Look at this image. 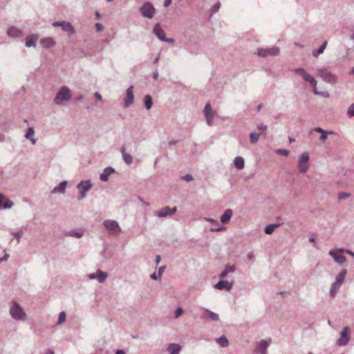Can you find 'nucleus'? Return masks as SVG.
I'll use <instances>...</instances> for the list:
<instances>
[{
  "label": "nucleus",
  "mask_w": 354,
  "mask_h": 354,
  "mask_svg": "<svg viewBox=\"0 0 354 354\" xmlns=\"http://www.w3.org/2000/svg\"><path fill=\"white\" fill-rule=\"evenodd\" d=\"M211 113H213L212 110V107H211V105L209 103H207L205 104V108H204V113L205 115H208Z\"/></svg>",
  "instance_id": "nucleus-45"
},
{
  "label": "nucleus",
  "mask_w": 354,
  "mask_h": 354,
  "mask_svg": "<svg viewBox=\"0 0 354 354\" xmlns=\"http://www.w3.org/2000/svg\"><path fill=\"white\" fill-rule=\"evenodd\" d=\"M276 153L278 155H282L284 156H288L290 154V151L286 149H279L276 150Z\"/></svg>",
  "instance_id": "nucleus-43"
},
{
  "label": "nucleus",
  "mask_w": 354,
  "mask_h": 354,
  "mask_svg": "<svg viewBox=\"0 0 354 354\" xmlns=\"http://www.w3.org/2000/svg\"><path fill=\"white\" fill-rule=\"evenodd\" d=\"M343 252H344L348 254L349 255H351V257H354V252H352L351 250L344 249Z\"/></svg>",
  "instance_id": "nucleus-61"
},
{
  "label": "nucleus",
  "mask_w": 354,
  "mask_h": 354,
  "mask_svg": "<svg viewBox=\"0 0 354 354\" xmlns=\"http://www.w3.org/2000/svg\"><path fill=\"white\" fill-rule=\"evenodd\" d=\"M72 95L70 88L66 86H63L57 93L54 98V103L57 105H62L64 102L69 101Z\"/></svg>",
  "instance_id": "nucleus-2"
},
{
  "label": "nucleus",
  "mask_w": 354,
  "mask_h": 354,
  "mask_svg": "<svg viewBox=\"0 0 354 354\" xmlns=\"http://www.w3.org/2000/svg\"><path fill=\"white\" fill-rule=\"evenodd\" d=\"M13 206V203L9 200L7 199L5 203L3 204L2 209H10Z\"/></svg>",
  "instance_id": "nucleus-42"
},
{
  "label": "nucleus",
  "mask_w": 354,
  "mask_h": 354,
  "mask_svg": "<svg viewBox=\"0 0 354 354\" xmlns=\"http://www.w3.org/2000/svg\"><path fill=\"white\" fill-rule=\"evenodd\" d=\"M347 115L349 118L354 117V103L351 104L348 108Z\"/></svg>",
  "instance_id": "nucleus-44"
},
{
  "label": "nucleus",
  "mask_w": 354,
  "mask_h": 354,
  "mask_svg": "<svg viewBox=\"0 0 354 354\" xmlns=\"http://www.w3.org/2000/svg\"><path fill=\"white\" fill-rule=\"evenodd\" d=\"M10 314L12 319L16 320L25 321L26 319V314L21 306L15 301L10 309Z\"/></svg>",
  "instance_id": "nucleus-4"
},
{
  "label": "nucleus",
  "mask_w": 354,
  "mask_h": 354,
  "mask_svg": "<svg viewBox=\"0 0 354 354\" xmlns=\"http://www.w3.org/2000/svg\"><path fill=\"white\" fill-rule=\"evenodd\" d=\"M40 43L41 45L46 48H50L55 44V42L52 37L43 38L41 39Z\"/></svg>",
  "instance_id": "nucleus-23"
},
{
  "label": "nucleus",
  "mask_w": 354,
  "mask_h": 354,
  "mask_svg": "<svg viewBox=\"0 0 354 354\" xmlns=\"http://www.w3.org/2000/svg\"><path fill=\"white\" fill-rule=\"evenodd\" d=\"M66 315L64 311H62L59 314L58 320L57 322V325H62L66 321Z\"/></svg>",
  "instance_id": "nucleus-37"
},
{
  "label": "nucleus",
  "mask_w": 354,
  "mask_h": 354,
  "mask_svg": "<svg viewBox=\"0 0 354 354\" xmlns=\"http://www.w3.org/2000/svg\"><path fill=\"white\" fill-rule=\"evenodd\" d=\"M272 339H262L259 342V344L255 348V352L258 354L267 351V348L271 344Z\"/></svg>",
  "instance_id": "nucleus-17"
},
{
  "label": "nucleus",
  "mask_w": 354,
  "mask_h": 354,
  "mask_svg": "<svg viewBox=\"0 0 354 354\" xmlns=\"http://www.w3.org/2000/svg\"><path fill=\"white\" fill-rule=\"evenodd\" d=\"M153 33L162 41L173 44L175 41L173 38H167L159 24H156L153 28Z\"/></svg>",
  "instance_id": "nucleus-10"
},
{
  "label": "nucleus",
  "mask_w": 354,
  "mask_h": 354,
  "mask_svg": "<svg viewBox=\"0 0 354 354\" xmlns=\"http://www.w3.org/2000/svg\"><path fill=\"white\" fill-rule=\"evenodd\" d=\"M65 234L68 236H74L76 238H81L84 235V232L77 231V230H70L65 233Z\"/></svg>",
  "instance_id": "nucleus-32"
},
{
  "label": "nucleus",
  "mask_w": 354,
  "mask_h": 354,
  "mask_svg": "<svg viewBox=\"0 0 354 354\" xmlns=\"http://www.w3.org/2000/svg\"><path fill=\"white\" fill-rule=\"evenodd\" d=\"M94 97H95L97 100H102V95H101L99 93H97V92L95 93V94H94Z\"/></svg>",
  "instance_id": "nucleus-63"
},
{
  "label": "nucleus",
  "mask_w": 354,
  "mask_h": 354,
  "mask_svg": "<svg viewBox=\"0 0 354 354\" xmlns=\"http://www.w3.org/2000/svg\"><path fill=\"white\" fill-rule=\"evenodd\" d=\"M233 282H229L226 280L223 279V290L230 291L232 288Z\"/></svg>",
  "instance_id": "nucleus-38"
},
{
  "label": "nucleus",
  "mask_w": 354,
  "mask_h": 354,
  "mask_svg": "<svg viewBox=\"0 0 354 354\" xmlns=\"http://www.w3.org/2000/svg\"><path fill=\"white\" fill-rule=\"evenodd\" d=\"M108 275L106 272L98 270L96 272V279L100 283H103L107 278Z\"/></svg>",
  "instance_id": "nucleus-31"
},
{
  "label": "nucleus",
  "mask_w": 354,
  "mask_h": 354,
  "mask_svg": "<svg viewBox=\"0 0 354 354\" xmlns=\"http://www.w3.org/2000/svg\"><path fill=\"white\" fill-rule=\"evenodd\" d=\"M348 328L344 327L340 333V338L337 340V345L339 346H343L348 344L350 340V335L348 333Z\"/></svg>",
  "instance_id": "nucleus-14"
},
{
  "label": "nucleus",
  "mask_w": 354,
  "mask_h": 354,
  "mask_svg": "<svg viewBox=\"0 0 354 354\" xmlns=\"http://www.w3.org/2000/svg\"><path fill=\"white\" fill-rule=\"evenodd\" d=\"M234 164L236 169H242L245 166L244 159L241 156H237L234 158Z\"/></svg>",
  "instance_id": "nucleus-27"
},
{
  "label": "nucleus",
  "mask_w": 354,
  "mask_h": 354,
  "mask_svg": "<svg viewBox=\"0 0 354 354\" xmlns=\"http://www.w3.org/2000/svg\"><path fill=\"white\" fill-rule=\"evenodd\" d=\"M221 274H219V280L217 283L215 285V288L218 290H221Z\"/></svg>",
  "instance_id": "nucleus-54"
},
{
  "label": "nucleus",
  "mask_w": 354,
  "mask_h": 354,
  "mask_svg": "<svg viewBox=\"0 0 354 354\" xmlns=\"http://www.w3.org/2000/svg\"><path fill=\"white\" fill-rule=\"evenodd\" d=\"M257 127L260 131H266L268 128V126L263 123H261V124H257Z\"/></svg>",
  "instance_id": "nucleus-49"
},
{
  "label": "nucleus",
  "mask_w": 354,
  "mask_h": 354,
  "mask_svg": "<svg viewBox=\"0 0 354 354\" xmlns=\"http://www.w3.org/2000/svg\"><path fill=\"white\" fill-rule=\"evenodd\" d=\"M103 225L107 230L113 233H119L121 231V228L116 221L105 220Z\"/></svg>",
  "instance_id": "nucleus-12"
},
{
  "label": "nucleus",
  "mask_w": 354,
  "mask_h": 354,
  "mask_svg": "<svg viewBox=\"0 0 354 354\" xmlns=\"http://www.w3.org/2000/svg\"><path fill=\"white\" fill-rule=\"evenodd\" d=\"M317 75L320 77L324 82L330 84H335L337 82L336 75L325 68H318L317 70Z\"/></svg>",
  "instance_id": "nucleus-5"
},
{
  "label": "nucleus",
  "mask_w": 354,
  "mask_h": 354,
  "mask_svg": "<svg viewBox=\"0 0 354 354\" xmlns=\"http://www.w3.org/2000/svg\"><path fill=\"white\" fill-rule=\"evenodd\" d=\"M347 271L346 269H343L335 277V281L332 283L330 288V296L335 297L337 292L339 290L341 286L344 281L345 277Z\"/></svg>",
  "instance_id": "nucleus-3"
},
{
  "label": "nucleus",
  "mask_w": 354,
  "mask_h": 354,
  "mask_svg": "<svg viewBox=\"0 0 354 354\" xmlns=\"http://www.w3.org/2000/svg\"><path fill=\"white\" fill-rule=\"evenodd\" d=\"M166 268V266H161L158 268V277L159 278H161L162 275V273L164 272Z\"/></svg>",
  "instance_id": "nucleus-50"
},
{
  "label": "nucleus",
  "mask_w": 354,
  "mask_h": 354,
  "mask_svg": "<svg viewBox=\"0 0 354 354\" xmlns=\"http://www.w3.org/2000/svg\"><path fill=\"white\" fill-rule=\"evenodd\" d=\"M9 258V254L8 253H6L5 255L2 257V258H0V263L3 262V261H6Z\"/></svg>",
  "instance_id": "nucleus-57"
},
{
  "label": "nucleus",
  "mask_w": 354,
  "mask_h": 354,
  "mask_svg": "<svg viewBox=\"0 0 354 354\" xmlns=\"http://www.w3.org/2000/svg\"><path fill=\"white\" fill-rule=\"evenodd\" d=\"M209 230L212 232H220L221 231V225H217L216 226L211 227Z\"/></svg>",
  "instance_id": "nucleus-53"
},
{
  "label": "nucleus",
  "mask_w": 354,
  "mask_h": 354,
  "mask_svg": "<svg viewBox=\"0 0 354 354\" xmlns=\"http://www.w3.org/2000/svg\"><path fill=\"white\" fill-rule=\"evenodd\" d=\"M183 313V308L179 307L175 310V316L176 317H178L180 316Z\"/></svg>",
  "instance_id": "nucleus-52"
},
{
  "label": "nucleus",
  "mask_w": 354,
  "mask_h": 354,
  "mask_svg": "<svg viewBox=\"0 0 354 354\" xmlns=\"http://www.w3.org/2000/svg\"><path fill=\"white\" fill-rule=\"evenodd\" d=\"M171 1L172 0H165L164 1V6L165 8H167L170 6V4L171 3Z\"/></svg>",
  "instance_id": "nucleus-60"
},
{
  "label": "nucleus",
  "mask_w": 354,
  "mask_h": 354,
  "mask_svg": "<svg viewBox=\"0 0 354 354\" xmlns=\"http://www.w3.org/2000/svg\"><path fill=\"white\" fill-rule=\"evenodd\" d=\"M5 197L2 194H0V209H2L3 206V201L4 200Z\"/></svg>",
  "instance_id": "nucleus-59"
},
{
  "label": "nucleus",
  "mask_w": 354,
  "mask_h": 354,
  "mask_svg": "<svg viewBox=\"0 0 354 354\" xmlns=\"http://www.w3.org/2000/svg\"><path fill=\"white\" fill-rule=\"evenodd\" d=\"M54 27H61L62 30L66 32L68 36H71L75 34V28L71 23L65 21H55L53 24Z\"/></svg>",
  "instance_id": "nucleus-11"
},
{
  "label": "nucleus",
  "mask_w": 354,
  "mask_h": 354,
  "mask_svg": "<svg viewBox=\"0 0 354 354\" xmlns=\"http://www.w3.org/2000/svg\"><path fill=\"white\" fill-rule=\"evenodd\" d=\"M122 159L127 165H131L133 162V157L131 154L125 152L124 149H122Z\"/></svg>",
  "instance_id": "nucleus-30"
},
{
  "label": "nucleus",
  "mask_w": 354,
  "mask_h": 354,
  "mask_svg": "<svg viewBox=\"0 0 354 354\" xmlns=\"http://www.w3.org/2000/svg\"><path fill=\"white\" fill-rule=\"evenodd\" d=\"M181 346L178 344H170L167 347V351L169 354H179Z\"/></svg>",
  "instance_id": "nucleus-24"
},
{
  "label": "nucleus",
  "mask_w": 354,
  "mask_h": 354,
  "mask_svg": "<svg viewBox=\"0 0 354 354\" xmlns=\"http://www.w3.org/2000/svg\"><path fill=\"white\" fill-rule=\"evenodd\" d=\"M176 212H177L176 207H174L171 208L169 206H165V207H162V209H159L158 211H156L155 212V215L159 218H163V217H166L167 216L173 215Z\"/></svg>",
  "instance_id": "nucleus-13"
},
{
  "label": "nucleus",
  "mask_w": 354,
  "mask_h": 354,
  "mask_svg": "<svg viewBox=\"0 0 354 354\" xmlns=\"http://www.w3.org/2000/svg\"><path fill=\"white\" fill-rule=\"evenodd\" d=\"M183 179L187 182H190L193 180V176L191 174H186L182 177Z\"/></svg>",
  "instance_id": "nucleus-51"
},
{
  "label": "nucleus",
  "mask_w": 354,
  "mask_h": 354,
  "mask_svg": "<svg viewBox=\"0 0 354 354\" xmlns=\"http://www.w3.org/2000/svg\"><path fill=\"white\" fill-rule=\"evenodd\" d=\"M141 15L147 19H152L156 13V8L149 1L145 2L139 9Z\"/></svg>",
  "instance_id": "nucleus-6"
},
{
  "label": "nucleus",
  "mask_w": 354,
  "mask_h": 354,
  "mask_svg": "<svg viewBox=\"0 0 354 354\" xmlns=\"http://www.w3.org/2000/svg\"><path fill=\"white\" fill-rule=\"evenodd\" d=\"M144 102L146 109L149 110L153 106V100L151 96L146 95L144 97Z\"/></svg>",
  "instance_id": "nucleus-33"
},
{
  "label": "nucleus",
  "mask_w": 354,
  "mask_h": 354,
  "mask_svg": "<svg viewBox=\"0 0 354 354\" xmlns=\"http://www.w3.org/2000/svg\"><path fill=\"white\" fill-rule=\"evenodd\" d=\"M107 245L104 244L103 250L100 252L101 256L103 257L105 261L109 260L111 257V255L107 252Z\"/></svg>",
  "instance_id": "nucleus-35"
},
{
  "label": "nucleus",
  "mask_w": 354,
  "mask_h": 354,
  "mask_svg": "<svg viewBox=\"0 0 354 354\" xmlns=\"http://www.w3.org/2000/svg\"><path fill=\"white\" fill-rule=\"evenodd\" d=\"M280 50L277 46L263 48H259L257 50V55L260 57H266L268 56H277L279 54Z\"/></svg>",
  "instance_id": "nucleus-9"
},
{
  "label": "nucleus",
  "mask_w": 354,
  "mask_h": 354,
  "mask_svg": "<svg viewBox=\"0 0 354 354\" xmlns=\"http://www.w3.org/2000/svg\"><path fill=\"white\" fill-rule=\"evenodd\" d=\"M38 40V35L32 34L26 37V46L27 47H35Z\"/></svg>",
  "instance_id": "nucleus-21"
},
{
  "label": "nucleus",
  "mask_w": 354,
  "mask_h": 354,
  "mask_svg": "<svg viewBox=\"0 0 354 354\" xmlns=\"http://www.w3.org/2000/svg\"><path fill=\"white\" fill-rule=\"evenodd\" d=\"M310 167L309 163V153L308 152H304L299 157L298 160V169L301 174H305L307 172Z\"/></svg>",
  "instance_id": "nucleus-7"
},
{
  "label": "nucleus",
  "mask_w": 354,
  "mask_h": 354,
  "mask_svg": "<svg viewBox=\"0 0 354 354\" xmlns=\"http://www.w3.org/2000/svg\"><path fill=\"white\" fill-rule=\"evenodd\" d=\"M343 248L337 250H330L329 252V255L331 256L334 259L335 261L338 264H343L346 260L344 255L339 254V252H343Z\"/></svg>",
  "instance_id": "nucleus-16"
},
{
  "label": "nucleus",
  "mask_w": 354,
  "mask_h": 354,
  "mask_svg": "<svg viewBox=\"0 0 354 354\" xmlns=\"http://www.w3.org/2000/svg\"><path fill=\"white\" fill-rule=\"evenodd\" d=\"M12 234L15 236V238L17 239V243H19L21 241V238L23 236V232L21 230L17 231V232H12Z\"/></svg>",
  "instance_id": "nucleus-40"
},
{
  "label": "nucleus",
  "mask_w": 354,
  "mask_h": 354,
  "mask_svg": "<svg viewBox=\"0 0 354 354\" xmlns=\"http://www.w3.org/2000/svg\"><path fill=\"white\" fill-rule=\"evenodd\" d=\"M207 123L209 126H212L214 122V113L205 115Z\"/></svg>",
  "instance_id": "nucleus-41"
},
{
  "label": "nucleus",
  "mask_w": 354,
  "mask_h": 354,
  "mask_svg": "<svg viewBox=\"0 0 354 354\" xmlns=\"http://www.w3.org/2000/svg\"><path fill=\"white\" fill-rule=\"evenodd\" d=\"M92 187V183L90 180H81L77 185V189L79 191L78 200L84 198L86 196V192H88Z\"/></svg>",
  "instance_id": "nucleus-8"
},
{
  "label": "nucleus",
  "mask_w": 354,
  "mask_h": 354,
  "mask_svg": "<svg viewBox=\"0 0 354 354\" xmlns=\"http://www.w3.org/2000/svg\"><path fill=\"white\" fill-rule=\"evenodd\" d=\"M158 76H159V73H158V71H156L153 74V79L154 80H156L158 78Z\"/></svg>",
  "instance_id": "nucleus-62"
},
{
  "label": "nucleus",
  "mask_w": 354,
  "mask_h": 354,
  "mask_svg": "<svg viewBox=\"0 0 354 354\" xmlns=\"http://www.w3.org/2000/svg\"><path fill=\"white\" fill-rule=\"evenodd\" d=\"M351 196L349 193L347 192H341L338 194L339 200H343L348 198Z\"/></svg>",
  "instance_id": "nucleus-46"
},
{
  "label": "nucleus",
  "mask_w": 354,
  "mask_h": 354,
  "mask_svg": "<svg viewBox=\"0 0 354 354\" xmlns=\"http://www.w3.org/2000/svg\"><path fill=\"white\" fill-rule=\"evenodd\" d=\"M68 181L64 180L55 187L51 192L52 194H64Z\"/></svg>",
  "instance_id": "nucleus-19"
},
{
  "label": "nucleus",
  "mask_w": 354,
  "mask_h": 354,
  "mask_svg": "<svg viewBox=\"0 0 354 354\" xmlns=\"http://www.w3.org/2000/svg\"><path fill=\"white\" fill-rule=\"evenodd\" d=\"M115 172V169L111 167H106L100 176V178L103 182H106L109 180V177L110 175Z\"/></svg>",
  "instance_id": "nucleus-18"
},
{
  "label": "nucleus",
  "mask_w": 354,
  "mask_h": 354,
  "mask_svg": "<svg viewBox=\"0 0 354 354\" xmlns=\"http://www.w3.org/2000/svg\"><path fill=\"white\" fill-rule=\"evenodd\" d=\"M233 214V211L231 209H227L223 213V224L229 222Z\"/></svg>",
  "instance_id": "nucleus-28"
},
{
  "label": "nucleus",
  "mask_w": 354,
  "mask_h": 354,
  "mask_svg": "<svg viewBox=\"0 0 354 354\" xmlns=\"http://www.w3.org/2000/svg\"><path fill=\"white\" fill-rule=\"evenodd\" d=\"M35 136V129L33 127H28L27 131L25 134V138L29 140L32 145H35L37 142V140L34 138Z\"/></svg>",
  "instance_id": "nucleus-22"
},
{
  "label": "nucleus",
  "mask_w": 354,
  "mask_h": 354,
  "mask_svg": "<svg viewBox=\"0 0 354 354\" xmlns=\"http://www.w3.org/2000/svg\"><path fill=\"white\" fill-rule=\"evenodd\" d=\"M248 257V259L250 260V261H253L254 259V254L252 253V252H249L247 255Z\"/></svg>",
  "instance_id": "nucleus-58"
},
{
  "label": "nucleus",
  "mask_w": 354,
  "mask_h": 354,
  "mask_svg": "<svg viewBox=\"0 0 354 354\" xmlns=\"http://www.w3.org/2000/svg\"><path fill=\"white\" fill-rule=\"evenodd\" d=\"M160 261H161V257L160 255H157L156 257V265L159 264Z\"/></svg>",
  "instance_id": "nucleus-64"
},
{
  "label": "nucleus",
  "mask_w": 354,
  "mask_h": 354,
  "mask_svg": "<svg viewBox=\"0 0 354 354\" xmlns=\"http://www.w3.org/2000/svg\"><path fill=\"white\" fill-rule=\"evenodd\" d=\"M95 28L97 32H101L104 29V27L102 24L97 23L95 24Z\"/></svg>",
  "instance_id": "nucleus-48"
},
{
  "label": "nucleus",
  "mask_w": 354,
  "mask_h": 354,
  "mask_svg": "<svg viewBox=\"0 0 354 354\" xmlns=\"http://www.w3.org/2000/svg\"><path fill=\"white\" fill-rule=\"evenodd\" d=\"M283 223L282 222L279 223L270 224L265 227L264 232L267 234H271L276 228L281 226Z\"/></svg>",
  "instance_id": "nucleus-26"
},
{
  "label": "nucleus",
  "mask_w": 354,
  "mask_h": 354,
  "mask_svg": "<svg viewBox=\"0 0 354 354\" xmlns=\"http://www.w3.org/2000/svg\"><path fill=\"white\" fill-rule=\"evenodd\" d=\"M134 102L133 86H129L126 91V97L124 99V106L129 107Z\"/></svg>",
  "instance_id": "nucleus-15"
},
{
  "label": "nucleus",
  "mask_w": 354,
  "mask_h": 354,
  "mask_svg": "<svg viewBox=\"0 0 354 354\" xmlns=\"http://www.w3.org/2000/svg\"><path fill=\"white\" fill-rule=\"evenodd\" d=\"M327 44V41H324L317 50L313 52V55L315 57H317L320 54H322L326 49Z\"/></svg>",
  "instance_id": "nucleus-29"
},
{
  "label": "nucleus",
  "mask_w": 354,
  "mask_h": 354,
  "mask_svg": "<svg viewBox=\"0 0 354 354\" xmlns=\"http://www.w3.org/2000/svg\"><path fill=\"white\" fill-rule=\"evenodd\" d=\"M236 270V266L234 265L226 266L225 269L223 270V279L225 277L227 274L234 272Z\"/></svg>",
  "instance_id": "nucleus-34"
},
{
  "label": "nucleus",
  "mask_w": 354,
  "mask_h": 354,
  "mask_svg": "<svg viewBox=\"0 0 354 354\" xmlns=\"http://www.w3.org/2000/svg\"><path fill=\"white\" fill-rule=\"evenodd\" d=\"M219 9H220V3H219V2H218V3H216L213 7H212V12L213 13H214V12H217L219 10Z\"/></svg>",
  "instance_id": "nucleus-47"
},
{
  "label": "nucleus",
  "mask_w": 354,
  "mask_h": 354,
  "mask_svg": "<svg viewBox=\"0 0 354 354\" xmlns=\"http://www.w3.org/2000/svg\"><path fill=\"white\" fill-rule=\"evenodd\" d=\"M150 278L153 280H157L158 279H160L158 277V274H156V272H153L152 273L151 275H150Z\"/></svg>",
  "instance_id": "nucleus-56"
},
{
  "label": "nucleus",
  "mask_w": 354,
  "mask_h": 354,
  "mask_svg": "<svg viewBox=\"0 0 354 354\" xmlns=\"http://www.w3.org/2000/svg\"><path fill=\"white\" fill-rule=\"evenodd\" d=\"M315 131L321 133V136L319 138V140L321 141L324 142L327 139L328 134L327 131L323 129L321 127H316V128H315ZM329 133L333 134L334 133L333 131H330Z\"/></svg>",
  "instance_id": "nucleus-25"
},
{
  "label": "nucleus",
  "mask_w": 354,
  "mask_h": 354,
  "mask_svg": "<svg viewBox=\"0 0 354 354\" xmlns=\"http://www.w3.org/2000/svg\"><path fill=\"white\" fill-rule=\"evenodd\" d=\"M7 34L9 37L17 38L23 35L22 31L15 26H11L8 28Z\"/></svg>",
  "instance_id": "nucleus-20"
},
{
  "label": "nucleus",
  "mask_w": 354,
  "mask_h": 354,
  "mask_svg": "<svg viewBox=\"0 0 354 354\" xmlns=\"http://www.w3.org/2000/svg\"><path fill=\"white\" fill-rule=\"evenodd\" d=\"M207 316L213 321H217L219 319L218 315L216 314L212 311L207 310L206 311Z\"/></svg>",
  "instance_id": "nucleus-39"
},
{
  "label": "nucleus",
  "mask_w": 354,
  "mask_h": 354,
  "mask_svg": "<svg viewBox=\"0 0 354 354\" xmlns=\"http://www.w3.org/2000/svg\"><path fill=\"white\" fill-rule=\"evenodd\" d=\"M260 137V133L252 132L250 134V142L251 144H255L258 142Z\"/></svg>",
  "instance_id": "nucleus-36"
},
{
  "label": "nucleus",
  "mask_w": 354,
  "mask_h": 354,
  "mask_svg": "<svg viewBox=\"0 0 354 354\" xmlns=\"http://www.w3.org/2000/svg\"><path fill=\"white\" fill-rule=\"evenodd\" d=\"M228 344H229L228 339H227L226 337L223 336V347L227 346Z\"/></svg>",
  "instance_id": "nucleus-55"
},
{
  "label": "nucleus",
  "mask_w": 354,
  "mask_h": 354,
  "mask_svg": "<svg viewBox=\"0 0 354 354\" xmlns=\"http://www.w3.org/2000/svg\"><path fill=\"white\" fill-rule=\"evenodd\" d=\"M293 71L296 74L301 75L305 82H308L313 86V93H315V95H322L325 97H329V94L328 92H321L317 91L316 80L313 77L308 74L304 68H297L293 69Z\"/></svg>",
  "instance_id": "nucleus-1"
}]
</instances>
